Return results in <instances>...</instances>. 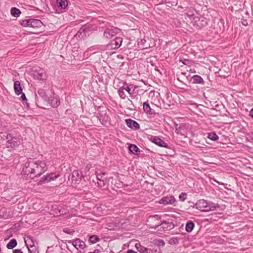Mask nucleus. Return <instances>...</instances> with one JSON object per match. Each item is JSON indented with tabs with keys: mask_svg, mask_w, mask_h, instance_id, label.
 I'll list each match as a JSON object with an SVG mask.
<instances>
[{
	"mask_svg": "<svg viewBox=\"0 0 253 253\" xmlns=\"http://www.w3.org/2000/svg\"><path fill=\"white\" fill-rule=\"evenodd\" d=\"M47 170L46 163L43 161L31 160L26 162L22 168V173L25 176H40Z\"/></svg>",
	"mask_w": 253,
	"mask_h": 253,
	"instance_id": "1",
	"label": "nucleus"
},
{
	"mask_svg": "<svg viewBox=\"0 0 253 253\" xmlns=\"http://www.w3.org/2000/svg\"><path fill=\"white\" fill-rule=\"evenodd\" d=\"M195 206L198 210L205 212L213 211L219 208L218 204L212 202H208L204 199L198 201L196 203Z\"/></svg>",
	"mask_w": 253,
	"mask_h": 253,
	"instance_id": "2",
	"label": "nucleus"
},
{
	"mask_svg": "<svg viewBox=\"0 0 253 253\" xmlns=\"http://www.w3.org/2000/svg\"><path fill=\"white\" fill-rule=\"evenodd\" d=\"M60 176L59 174H55L54 173H50L42 177L41 179L38 182V185H42L45 182H49L55 180L56 178Z\"/></svg>",
	"mask_w": 253,
	"mask_h": 253,
	"instance_id": "3",
	"label": "nucleus"
},
{
	"mask_svg": "<svg viewBox=\"0 0 253 253\" xmlns=\"http://www.w3.org/2000/svg\"><path fill=\"white\" fill-rule=\"evenodd\" d=\"M20 144V141L16 138L12 137L9 138L7 137L6 146L8 150L10 151L17 148Z\"/></svg>",
	"mask_w": 253,
	"mask_h": 253,
	"instance_id": "4",
	"label": "nucleus"
},
{
	"mask_svg": "<svg viewBox=\"0 0 253 253\" xmlns=\"http://www.w3.org/2000/svg\"><path fill=\"white\" fill-rule=\"evenodd\" d=\"M176 201V200L173 196L169 195L163 197L161 198L158 203L160 204L164 205H172Z\"/></svg>",
	"mask_w": 253,
	"mask_h": 253,
	"instance_id": "5",
	"label": "nucleus"
},
{
	"mask_svg": "<svg viewBox=\"0 0 253 253\" xmlns=\"http://www.w3.org/2000/svg\"><path fill=\"white\" fill-rule=\"evenodd\" d=\"M69 243H71L78 250L81 249L83 250L86 247L85 243L79 239L70 240Z\"/></svg>",
	"mask_w": 253,
	"mask_h": 253,
	"instance_id": "6",
	"label": "nucleus"
},
{
	"mask_svg": "<svg viewBox=\"0 0 253 253\" xmlns=\"http://www.w3.org/2000/svg\"><path fill=\"white\" fill-rule=\"evenodd\" d=\"M33 76L37 80H43L46 77V74L44 71L41 68L33 71Z\"/></svg>",
	"mask_w": 253,
	"mask_h": 253,
	"instance_id": "7",
	"label": "nucleus"
},
{
	"mask_svg": "<svg viewBox=\"0 0 253 253\" xmlns=\"http://www.w3.org/2000/svg\"><path fill=\"white\" fill-rule=\"evenodd\" d=\"M50 92L49 91H45L43 89H40L38 91V94L41 97L44 101L49 102L50 101V96L49 95Z\"/></svg>",
	"mask_w": 253,
	"mask_h": 253,
	"instance_id": "8",
	"label": "nucleus"
},
{
	"mask_svg": "<svg viewBox=\"0 0 253 253\" xmlns=\"http://www.w3.org/2000/svg\"><path fill=\"white\" fill-rule=\"evenodd\" d=\"M42 23L38 19H30V27L33 28H39L42 27Z\"/></svg>",
	"mask_w": 253,
	"mask_h": 253,
	"instance_id": "9",
	"label": "nucleus"
},
{
	"mask_svg": "<svg viewBox=\"0 0 253 253\" xmlns=\"http://www.w3.org/2000/svg\"><path fill=\"white\" fill-rule=\"evenodd\" d=\"M152 141L159 146L164 148L168 147L167 143L158 137H154L152 138Z\"/></svg>",
	"mask_w": 253,
	"mask_h": 253,
	"instance_id": "10",
	"label": "nucleus"
},
{
	"mask_svg": "<svg viewBox=\"0 0 253 253\" xmlns=\"http://www.w3.org/2000/svg\"><path fill=\"white\" fill-rule=\"evenodd\" d=\"M56 4L60 10L65 9L68 4L67 0H56Z\"/></svg>",
	"mask_w": 253,
	"mask_h": 253,
	"instance_id": "11",
	"label": "nucleus"
},
{
	"mask_svg": "<svg viewBox=\"0 0 253 253\" xmlns=\"http://www.w3.org/2000/svg\"><path fill=\"white\" fill-rule=\"evenodd\" d=\"M116 30H117L116 29H107L104 31V36L107 39H110L117 33Z\"/></svg>",
	"mask_w": 253,
	"mask_h": 253,
	"instance_id": "12",
	"label": "nucleus"
},
{
	"mask_svg": "<svg viewBox=\"0 0 253 253\" xmlns=\"http://www.w3.org/2000/svg\"><path fill=\"white\" fill-rule=\"evenodd\" d=\"M126 121L127 126L129 127L136 129L139 128V125L136 122L130 119H127Z\"/></svg>",
	"mask_w": 253,
	"mask_h": 253,
	"instance_id": "13",
	"label": "nucleus"
},
{
	"mask_svg": "<svg viewBox=\"0 0 253 253\" xmlns=\"http://www.w3.org/2000/svg\"><path fill=\"white\" fill-rule=\"evenodd\" d=\"M123 39L120 37H117L111 42V45L114 46V48H119L122 44Z\"/></svg>",
	"mask_w": 253,
	"mask_h": 253,
	"instance_id": "14",
	"label": "nucleus"
},
{
	"mask_svg": "<svg viewBox=\"0 0 253 253\" xmlns=\"http://www.w3.org/2000/svg\"><path fill=\"white\" fill-rule=\"evenodd\" d=\"M14 89L16 95H19L22 93L20 83L19 81H15L14 84Z\"/></svg>",
	"mask_w": 253,
	"mask_h": 253,
	"instance_id": "15",
	"label": "nucleus"
},
{
	"mask_svg": "<svg viewBox=\"0 0 253 253\" xmlns=\"http://www.w3.org/2000/svg\"><path fill=\"white\" fill-rule=\"evenodd\" d=\"M135 247L140 253H148V249L143 247L139 243L135 244Z\"/></svg>",
	"mask_w": 253,
	"mask_h": 253,
	"instance_id": "16",
	"label": "nucleus"
},
{
	"mask_svg": "<svg viewBox=\"0 0 253 253\" xmlns=\"http://www.w3.org/2000/svg\"><path fill=\"white\" fill-rule=\"evenodd\" d=\"M87 30L84 27H82L80 31L77 33L76 36L78 37L79 38H84L86 37V32Z\"/></svg>",
	"mask_w": 253,
	"mask_h": 253,
	"instance_id": "17",
	"label": "nucleus"
},
{
	"mask_svg": "<svg viewBox=\"0 0 253 253\" xmlns=\"http://www.w3.org/2000/svg\"><path fill=\"white\" fill-rule=\"evenodd\" d=\"M143 109L146 113L149 114H152L154 113L147 102H145L143 103Z\"/></svg>",
	"mask_w": 253,
	"mask_h": 253,
	"instance_id": "18",
	"label": "nucleus"
},
{
	"mask_svg": "<svg viewBox=\"0 0 253 253\" xmlns=\"http://www.w3.org/2000/svg\"><path fill=\"white\" fill-rule=\"evenodd\" d=\"M11 14L16 17H18L20 16L21 12L20 10L15 7H12L10 10Z\"/></svg>",
	"mask_w": 253,
	"mask_h": 253,
	"instance_id": "19",
	"label": "nucleus"
},
{
	"mask_svg": "<svg viewBox=\"0 0 253 253\" xmlns=\"http://www.w3.org/2000/svg\"><path fill=\"white\" fill-rule=\"evenodd\" d=\"M192 79L193 83L195 84H202L204 83L203 79L198 75L194 76Z\"/></svg>",
	"mask_w": 253,
	"mask_h": 253,
	"instance_id": "20",
	"label": "nucleus"
},
{
	"mask_svg": "<svg viewBox=\"0 0 253 253\" xmlns=\"http://www.w3.org/2000/svg\"><path fill=\"white\" fill-rule=\"evenodd\" d=\"M129 150L132 154H137L139 151V148L135 145L131 144L129 146Z\"/></svg>",
	"mask_w": 253,
	"mask_h": 253,
	"instance_id": "21",
	"label": "nucleus"
},
{
	"mask_svg": "<svg viewBox=\"0 0 253 253\" xmlns=\"http://www.w3.org/2000/svg\"><path fill=\"white\" fill-rule=\"evenodd\" d=\"M194 227V224L193 223V222L191 221L188 222L186 223L185 227L186 231L188 232H191L193 230Z\"/></svg>",
	"mask_w": 253,
	"mask_h": 253,
	"instance_id": "22",
	"label": "nucleus"
},
{
	"mask_svg": "<svg viewBox=\"0 0 253 253\" xmlns=\"http://www.w3.org/2000/svg\"><path fill=\"white\" fill-rule=\"evenodd\" d=\"M48 102L50 103L53 107H56L59 104V100L56 98L51 99V97H50V101Z\"/></svg>",
	"mask_w": 253,
	"mask_h": 253,
	"instance_id": "23",
	"label": "nucleus"
},
{
	"mask_svg": "<svg viewBox=\"0 0 253 253\" xmlns=\"http://www.w3.org/2000/svg\"><path fill=\"white\" fill-rule=\"evenodd\" d=\"M17 245V242L15 239L11 240L7 244V248L9 249H12L14 248Z\"/></svg>",
	"mask_w": 253,
	"mask_h": 253,
	"instance_id": "24",
	"label": "nucleus"
},
{
	"mask_svg": "<svg viewBox=\"0 0 253 253\" xmlns=\"http://www.w3.org/2000/svg\"><path fill=\"white\" fill-rule=\"evenodd\" d=\"M124 90V86L121 87L118 90L119 96L122 99H125L126 97Z\"/></svg>",
	"mask_w": 253,
	"mask_h": 253,
	"instance_id": "25",
	"label": "nucleus"
},
{
	"mask_svg": "<svg viewBox=\"0 0 253 253\" xmlns=\"http://www.w3.org/2000/svg\"><path fill=\"white\" fill-rule=\"evenodd\" d=\"M20 24L24 27H30V19L20 21Z\"/></svg>",
	"mask_w": 253,
	"mask_h": 253,
	"instance_id": "26",
	"label": "nucleus"
},
{
	"mask_svg": "<svg viewBox=\"0 0 253 253\" xmlns=\"http://www.w3.org/2000/svg\"><path fill=\"white\" fill-rule=\"evenodd\" d=\"M208 137L213 141H215L218 139V136L214 133H209Z\"/></svg>",
	"mask_w": 253,
	"mask_h": 253,
	"instance_id": "27",
	"label": "nucleus"
},
{
	"mask_svg": "<svg viewBox=\"0 0 253 253\" xmlns=\"http://www.w3.org/2000/svg\"><path fill=\"white\" fill-rule=\"evenodd\" d=\"M99 240L100 239L96 235L91 236L89 238V241L92 244L96 243L99 241Z\"/></svg>",
	"mask_w": 253,
	"mask_h": 253,
	"instance_id": "28",
	"label": "nucleus"
},
{
	"mask_svg": "<svg viewBox=\"0 0 253 253\" xmlns=\"http://www.w3.org/2000/svg\"><path fill=\"white\" fill-rule=\"evenodd\" d=\"M187 197V194L185 193H182L179 196V199L181 201H184Z\"/></svg>",
	"mask_w": 253,
	"mask_h": 253,
	"instance_id": "29",
	"label": "nucleus"
},
{
	"mask_svg": "<svg viewBox=\"0 0 253 253\" xmlns=\"http://www.w3.org/2000/svg\"><path fill=\"white\" fill-rule=\"evenodd\" d=\"M133 88L132 86H124V90L126 91L130 95L132 94V93L131 92V89Z\"/></svg>",
	"mask_w": 253,
	"mask_h": 253,
	"instance_id": "30",
	"label": "nucleus"
},
{
	"mask_svg": "<svg viewBox=\"0 0 253 253\" xmlns=\"http://www.w3.org/2000/svg\"><path fill=\"white\" fill-rule=\"evenodd\" d=\"M105 174V173H102V174H96V178L98 180H104L103 178V175Z\"/></svg>",
	"mask_w": 253,
	"mask_h": 253,
	"instance_id": "31",
	"label": "nucleus"
},
{
	"mask_svg": "<svg viewBox=\"0 0 253 253\" xmlns=\"http://www.w3.org/2000/svg\"><path fill=\"white\" fill-rule=\"evenodd\" d=\"M97 184L98 186L100 187H102L105 185V180H98Z\"/></svg>",
	"mask_w": 253,
	"mask_h": 253,
	"instance_id": "32",
	"label": "nucleus"
},
{
	"mask_svg": "<svg viewBox=\"0 0 253 253\" xmlns=\"http://www.w3.org/2000/svg\"><path fill=\"white\" fill-rule=\"evenodd\" d=\"M29 240H31V239L30 237H27V240L25 239V242L28 248L29 249V250L31 252V249L29 248V245L27 244V242H28Z\"/></svg>",
	"mask_w": 253,
	"mask_h": 253,
	"instance_id": "33",
	"label": "nucleus"
},
{
	"mask_svg": "<svg viewBox=\"0 0 253 253\" xmlns=\"http://www.w3.org/2000/svg\"><path fill=\"white\" fill-rule=\"evenodd\" d=\"M170 243H173L174 244H176L178 243V240L176 238L172 239L170 240Z\"/></svg>",
	"mask_w": 253,
	"mask_h": 253,
	"instance_id": "34",
	"label": "nucleus"
},
{
	"mask_svg": "<svg viewBox=\"0 0 253 253\" xmlns=\"http://www.w3.org/2000/svg\"><path fill=\"white\" fill-rule=\"evenodd\" d=\"M21 98L22 99V100H23V101L27 100L26 96H25V94L24 93H22V95L21 96Z\"/></svg>",
	"mask_w": 253,
	"mask_h": 253,
	"instance_id": "35",
	"label": "nucleus"
},
{
	"mask_svg": "<svg viewBox=\"0 0 253 253\" xmlns=\"http://www.w3.org/2000/svg\"><path fill=\"white\" fill-rule=\"evenodd\" d=\"M75 175L78 176L79 175V172L78 171H74L72 174L73 177H75Z\"/></svg>",
	"mask_w": 253,
	"mask_h": 253,
	"instance_id": "36",
	"label": "nucleus"
},
{
	"mask_svg": "<svg viewBox=\"0 0 253 253\" xmlns=\"http://www.w3.org/2000/svg\"><path fill=\"white\" fill-rule=\"evenodd\" d=\"M14 253H23L21 250H15L13 251Z\"/></svg>",
	"mask_w": 253,
	"mask_h": 253,
	"instance_id": "37",
	"label": "nucleus"
},
{
	"mask_svg": "<svg viewBox=\"0 0 253 253\" xmlns=\"http://www.w3.org/2000/svg\"><path fill=\"white\" fill-rule=\"evenodd\" d=\"M126 253H137L133 250H129L127 251Z\"/></svg>",
	"mask_w": 253,
	"mask_h": 253,
	"instance_id": "38",
	"label": "nucleus"
},
{
	"mask_svg": "<svg viewBox=\"0 0 253 253\" xmlns=\"http://www.w3.org/2000/svg\"><path fill=\"white\" fill-rule=\"evenodd\" d=\"M250 115L253 119V108L250 111Z\"/></svg>",
	"mask_w": 253,
	"mask_h": 253,
	"instance_id": "39",
	"label": "nucleus"
},
{
	"mask_svg": "<svg viewBox=\"0 0 253 253\" xmlns=\"http://www.w3.org/2000/svg\"><path fill=\"white\" fill-rule=\"evenodd\" d=\"M89 253H99V251L98 250H95L93 252H90Z\"/></svg>",
	"mask_w": 253,
	"mask_h": 253,
	"instance_id": "40",
	"label": "nucleus"
},
{
	"mask_svg": "<svg viewBox=\"0 0 253 253\" xmlns=\"http://www.w3.org/2000/svg\"><path fill=\"white\" fill-rule=\"evenodd\" d=\"M242 24L245 25V26H246L248 25V23L246 21L244 20L243 22H242Z\"/></svg>",
	"mask_w": 253,
	"mask_h": 253,
	"instance_id": "41",
	"label": "nucleus"
},
{
	"mask_svg": "<svg viewBox=\"0 0 253 253\" xmlns=\"http://www.w3.org/2000/svg\"><path fill=\"white\" fill-rule=\"evenodd\" d=\"M2 151H0V157H3V155L2 154Z\"/></svg>",
	"mask_w": 253,
	"mask_h": 253,
	"instance_id": "42",
	"label": "nucleus"
},
{
	"mask_svg": "<svg viewBox=\"0 0 253 253\" xmlns=\"http://www.w3.org/2000/svg\"><path fill=\"white\" fill-rule=\"evenodd\" d=\"M66 232H67V233H69V234H70V233H71V232H70V231H68V232L66 231Z\"/></svg>",
	"mask_w": 253,
	"mask_h": 253,
	"instance_id": "43",
	"label": "nucleus"
},
{
	"mask_svg": "<svg viewBox=\"0 0 253 253\" xmlns=\"http://www.w3.org/2000/svg\"><path fill=\"white\" fill-rule=\"evenodd\" d=\"M30 248H32L33 247V245H30Z\"/></svg>",
	"mask_w": 253,
	"mask_h": 253,
	"instance_id": "44",
	"label": "nucleus"
}]
</instances>
